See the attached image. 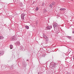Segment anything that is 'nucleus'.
Instances as JSON below:
<instances>
[{"mask_svg": "<svg viewBox=\"0 0 74 74\" xmlns=\"http://www.w3.org/2000/svg\"><path fill=\"white\" fill-rule=\"evenodd\" d=\"M21 19H24L25 18V17H24V16H25V14L24 13H23L21 14Z\"/></svg>", "mask_w": 74, "mask_h": 74, "instance_id": "f257e3e1", "label": "nucleus"}, {"mask_svg": "<svg viewBox=\"0 0 74 74\" xmlns=\"http://www.w3.org/2000/svg\"><path fill=\"white\" fill-rule=\"evenodd\" d=\"M57 25H58L57 23H54L53 24L54 27H56V26H57Z\"/></svg>", "mask_w": 74, "mask_h": 74, "instance_id": "f03ea898", "label": "nucleus"}, {"mask_svg": "<svg viewBox=\"0 0 74 74\" xmlns=\"http://www.w3.org/2000/svg\"><path fill=\"white\" fill-rule=\"evenodd\" d=\"M60 11H65L66 10V9L64 8H61L60 9Z\"/></svg>", "mask_w": 74, "mask_h": 74, "instance_id": "7ed1b4c3", "label": "nucleus"}, {"mask_svg": "<svg viewBox=\"0 0 74 74\" xmlns=\"http://www.w3.org/2000/svg\"><path fill=\"white\" fill-rule=\"evenodd\" d=\"M43 37H44L45 38H46V40H47V41H48V38L46 36Z\"/></svg>", "mask_w": 74, "mask_h": 74, "instance_id": "20e7f679", "label": "nucleus"}, {"mask_svg": "<svg viewBox=\"0 0 74 74\" xmlns=\"http://www.w3.org/2000/svg\"><path fill=\"white\" fill-rule=\"evenodd\" d=\"M25 27L27 29H29V27L27 25L25 26Z\"/></svg>", "mask_w": 74, "mask_h": 74, "instance_id": "39448f33", "label": "nucleus"}, {"mask_svg": "<svg viewBox=\"0 0 74 74\" xmlns=\"http://www.w3.org/2000/svg\"><path fill=\"white\" fill-rule=\"evenodd\" d=\"M4 38V37H3V36H0V39L1 40H2Z\"/></svg>", "mask_w": 74, "mask_h": 74, "instance_id": "423d86ee", "label": "nucleus"}, {"mask_svg": "<svg viewBox=\"0 0 74 74\" xmlns=\"http://www.w3.org/2000/svg\"><path fill=\"white\" fill-rule=\"evenodd\" d=\"M52 4L53 5H55V2H52Z\"/></svg>", "mask_w": 74, "mask_h": 74, "instance_id": "0eeeda50", "label": "nucleus"}, {"mask_svg": "<svg viewBox=\"0 0 74 74\" xmlns=\"http://www.w3.org/2000/svg\"><path fill=\"white\" fill-rule=\"evenodd\" d=\"M36 11H38V7H36Z\"/></svg>", "mask_w": 74, "mask_h": 74, "instance_id": "6e6552de", "label": "nucleus"}, {"mask_svg": "<svg viewBox=\"0 0 74 74\" xmlns=\"http://www.w3.org/2000/svg\"><path fill=\"white\" fill-rule=\"evenodd\" d=\"M44 5H45V3H43L42 4V6H44Z\"/></svg>", "mask_w": 74, "mask_h": 74, "instance_id": "1a4fd4ad", "label": "nucleus"}, {"mask_svg": "<svg viewBox=\"0 0 74 74\" xmlns=\"http://www.w3.org/2000/svg\"><path fill=\"white\" fill-rule=\"evenodd\" d=\"M49 7H50L51 8H52V4H50L49 5Z\"/></svg>", "mask_w": 74, "mask_h": 74, "instance_id": "9d476101", "label": "nucleus"}, {"mask_svg": "<svg viewBox=\"0 0 74 74\" xmlns=\"http://www.w3.org/2000/svg\"><path fill=\"white\" fill-rule=\"evenodd\" d=\"M48 27V28H49L48 29H51V27L50 26Z\"/></svg>", "mask_w": 74, "mask_h": 74, "instance_id": "9b49d317", "label": "nucleus"}, {"mask_svg": "<svg viewBox=\"0 0 74 74\" xmlns=\"http://www.w3.org/2000/svg\"><path fill=\"white\" fill-rule=\"evenodd\" d=\"M10 47H13V45H10Z\"/></svg>", "mask_w": 74, "mask_h": 74, "instance_id": "f8f14e48", "label": "nucleus"}, {"mask_svg": "<svg viewBox=\"0 0 74 74\" xmlns=\"http://www.w3.org/2000/svg\"><path fill=\"white\" fill-rule=\"evenodd\" d=\"M12 48V47H10V49H11Z\"/></svg>", "mask_w": 74, "mask_h": 74, "instance_id": "ddd939ff", "label": "nucleus"}, {"mask_svg": "<svg viewBox=\"0 0 74 74\" xmlns=\"http://www.w3.org/2000/svg\"><path fill=\"white\" fill-rule=\"evenodd\" d=\"M73 59H74V57H73Z\"/></svg>", "mask_w": 74, "mask_h": 74, "instance_id": "4468645a", "label": "nucleus"}, {"mask_svg": "<svg viewBox=\"0 0 74 74\" xmlns=\"http://www.w3.org/2000/svg\"><path fill=\"white\" fill-rule=\"evenodd\" d=\"M74 33V32H73V33Z\"/></svg>", "mask_w": 74, "mask_h": 74, "instance_id": "2eb2a0df", "label": "nucleus"}, {"mask_svg": "<svg viewBox=\"0 0 74 74\" xmlns=\"http://www.w3.org/2000/svg\"><path fill=\"white\" fill-rule=\"evenodd\" d=\"M73 0H71L72 1H73Z\"/></svg>", "mask_w": 74, "mask_h": 74, "instance_id": "dca6fc26", "label": "nucleus"}]
</instances>
